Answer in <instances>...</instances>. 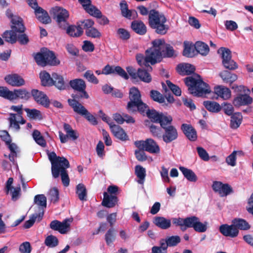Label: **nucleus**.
Returning a JSON list of instances; mask_svg holds the SVG:
<instances>
[{
	"label": "nucleus",
	"instance_id": "obj_1",
	"mask_svg": "<svg viewBox=\"0 0 253 253\" xmlns=\"http://www.w3.org/2000/svg\"><path fill=\"white\" fill-rule=\"evenodd\" d=\"M152 47L145 51V55L138 53L136 55V60L140 64L150 63L154 65L160 62L164 57H172L174 50L172 46L165 42L163 39H156L152 41Z\"/></svg>",
	"mask_w": 253,
	"mask_h": 253
},
{
	"label": "nucleus",
	"instance_id": "obj_2",
	"mask_svg": "<svg viewBox=\"0 0 253 253\" xmlns=\"http://www.w3.org/2000/svg\"><path fill=\"white\" fill-rule=\"evenodd\" d=\"M137 9L142 15L148 14L149 25L157 34L164 35L167 33L169 26L166 24L167 18L164 14L154 9L149 11L143 5L138 6Z\"/></svg>",
	"mask_w": 253,
	"mask_h": 253
},
{
	"label": "nucleus",
	"instance_id": "obj_3",
	"mask_svg": "<svg viewBox=\"0 0 253 253\" xmlns=\"http://www.w3.org/2000/svg\"><path fill=\"white\" fill-rule=\"evenodd\" d=\"M48 156L51 164L52 176L57 178L60 175L63 185L68 186L69 185L70 179L67 169L70 167L69 162L64 157L57 156L54 152H50Z\"/></svg>",
	"mask_w": 253,
	"mask_h": 253
},
{
	"label": "nucleus",
	"instance_id": "obj_4",
	"mask_svg": "<svg viewBox=\"0 0 253 253\" xmlns=\"http://www.w3.org/2000/svg\"><path fill=\"white\" fill-rule=\"evenodd\" d=\"M184 81L189 92L194 96L203 97L211 91L209 85L204 82L198 74L187 77Z\"/></svg>",
	"mask_w": 253,
	"mask_h": 253
},
{
	"label": "nucleus",
	"instance_id": "obj_5",
	"mask_svg": "<svg viewBox=\"0 0 253 253\" xmlns=\"http://www.w3.org/2000/svg\"><path fill=\"white\" fill-rule=\"evenodd\" d=\"M34 59L38 65L45 67L47 65L57 66L60 64L53 51L47 48H42L41 51L35 54Z\"/></svg>",
	"mask_w": 253,
	"mask_h": 253
},
{
	"label": "nucleus",
	"instance_id": "obj_6",
	"mask_svg": "<svg viewBox=\"0 0 253 253\" xmlns=\"http://www.w3.org/2000/svg\"><path fill=\"white\" fill-rule=\"evenodd\" d=\"M50 13L59 27L61 29L65 30L68 25L67 21L69 17L68 11L62 7L55 6L52 8Z\"/></svg>",
	"mask_w": 253,
	"mask_h": 253
},
{
	"label": "nucleus",
	"instance_id": "obj_7",
	"mask_svg": "<svg viewBox=\"0 0 253 253\" xmlns=\"http://www.w3.org/2000/svg\"><path fill=\"white\" fill-rule=\"evenodd\" d=\"M134 144L138 149H141L150 153L159 154L160 152L159 145L152 138H147L145 141H136Z\"/></svg>",
	"mask_w": 253,
	"mask_h": 253
},
{
	"label": "nucleus",
	"instance_id": "obj_8",
	"mask_svg": "<svg viewBox=\"0 0 253 253\" xmlns=\"http://www.w3.org/2000/svg\"><path fill=\"white\" fill-rule=\"evenodd\" d=\"M217 52L221 55L222 63L226 69L234 70L238 68L237 63L232 59L231 51L229 48L221 47Z\"/></svg>",
	"mask_w": 253,
	"mask_h": 253
},
{
	"label": "nucleus",
	"instance_id": "obj_9",
	"mask_svg": "<svg viewBox=\"0 0 253 253\" xmlns=\"http://www.w3.org/2000/svg\"><path fill=\"white\" fill-rule=\"evenodd\" d=\"M148 108V105L142 100L129 101L126 106V109L129 113L133 114L138 112L143 115Z\"/></svg>",
	"mask_w": 253,
	"mask_h": 253
},
{
	"label": "nucleus",
	"instance_id": "obj_10",
	"mask_svg": "<svg viewBox=\"0 0 253 253\" xmlns=\"http://www.w3.org/2000/svg\"><path fill=\"white\" fill-rule=\"evenodd\" d=\"M86 88H83L76 91L75 93L72 94L73 99H69L68 102L69 105L72 107L74 110V106L78 107L80 108V105H82L79 102V100L82 99H88L89 95L85 90Z\"/></svg>",
	"mask_w": 253,
	"mask_h": 253
},
{
	"label": "nucleus",
	"instance_id": "obj_11",
	"mask_svg": "<svg viewBox=\"0 0 253 253\" xmlns=\"http://www.w3.org/2000/svg\"><path fill=\"white\" fill-rule=\"evenodd\" d=\"M212 188L215 192L218 193L221 197L226 196L233 192L232 188L229 184L223 183L220 181H213Z\"/></svg>",
	"mask_w": 253,
	"mask_h": 253
},
{
	"label": "nucleus",
	"instance_id": "obj_12",
	"mask_svg": "<svg viewBox=\"0 0 253 253\" xmlns=\"http://www.w3.org/2000/svg\"><path fill=\"white\" fill-rule=\"evenodd\" d=\"M137 62L140 66H143L145 68L138 69L137 79L139 78L141 81L144 83H150L152 81V77L149 73V72H151L152 70V67L149 65V63L140 64L137 61Z\"/></svg>",
	"mask_w": 253,
	"mask_h": 253
},
{
	"label": "nucleus",
	"instance_id": "obj_13",
	"mask_svg": "<svg viewBox=\"0 0 253 253\" xmlns=\"http://www.w3.org/2000/svg\"><path fill=\"white\" fill-rule=\"evenodd\" d=\"M163 130L164 132L162 134V138L166 144L170 143L178 138V131L174 126H168V127Z\"/></svg>",
	"mask_w": 253,
	"mask_h": 253
},
{
	"label": "nucleus",
	"instance_id": "obj_14",
	"mask_svg": "<svg viewBox=\"0 0 253 253\" xmlns=\"http://www.w3.org/2000/svg\"><path fill=\"white\" fill-rule=\"evenodd\" d=\"M72 221V219L68 218L64 219L62 222L54 220L50 222L49 227L51 229L58 231L61 234H65L70 228V225L69 222Z\"/></svg>",
	"mask_w": 253,
	"mask_h": 253
},
{
	"label": "nucleus",
	"instance_id": "obj_15",
	"mask_svg": "<svg viewBox=\"0 0 253 253\" xmlns=\"http://www.w3.org/2000/svg\"><path fill=\"white\" fill-rule=\"evenodd\" d=\"M31 95L35 101L44 107L48 108L50 105V100L47 96L42 91L33 89L31 90Z\"/></svg>",
	"mask_w": 253,
	"mask_h": 253
},
{
	"label": "nucleus",
	"instance_id": "obj_16",
	"mask_svg": "<svg viewBox=\"0 0 253 253\" xmlns=\"http://www.w3.org/2000/svg\"><path fill=\"white\" fill-rule=\"evenodd\" d=\"M4 79L7 84L12 86L20 87L25 84V81L23 77L16 73L7 75Z\"/></svg>",
	"mask_w": 253,
	"mask_h": 253
},
{
	"label": "nucleus",
	"instance_id": "obj_17",
	"mask_svg": "<svg viewBox=\"0 0 253 253\" xmlns=\"http://www.w3.org/2000/svg\"><path fill=\"white\" fill-rule=\"evenodd\" d=\"M219 231L224 236L232 238L237 237L239 233V231L235 227L232 223L231 225L227 224L221 225L219 226Z\"/></svg>",
	"mask_w": 253,
	"mask_h": 253
},
{
	"label": "nucleus",
	"instance_id": "obj_18",
	"mask_svg": "<svg viewBox=\"0 0 253 253\" xmlns=\"http://www.w3.org/2000/svg\"><path fill=\"white\" fill-rule=\"evenodd\" d=\"M13 182V178L9 177L7 180L5 184V191L6 194L9 193V191L13 189V191H11V200L13 201H17L20 195L21 188L20 185L14 188L12 185Z\"/></svg>",
	"mask_w": 253,
	"mask_h": 253
},
{
	"label": "nucleus",
	"instance_id": "obj_19",
	"mask_svg": "<svg viewBox=\"0 0 253 253\" xmlns=\"http://www.w3.org/2000/svg\"><path fill=\"white\" fill-rule=\"evenodd\" d=\"M31 97V92L25 88L15 89L11 91L10 100L21 99L24 100H29Z\"/></svg>",
	"mask_w": 253,
	"mask_h": 253
},
{
	"label": "nucleus",
	"instance_id": "obj_20",
	"mask_svg": "<svg viewBox=\"0 0 253 253\" xmlns=\"http://www.w3.org/2000/svg\"><path fill=\"white\" fill-rule=\"evenodd\" d=\"M80 107L79 109L78 107L74 106V111L78 114L84 117L92 125H96L98 122L96 118L83 105H80Z\"/></svg>",
	"mask_w": 253,
	"mask_h": 253
},
{
	"label": "nucleus",
	"instance_id": "obj_21",
	"mask_svg": "<svg viewBox=\"0 0 253 253\" xmlns=\"http://www.w3.org/2000/svg\"><path fill=\"white\" fill-rule=\"evenodd\" d=\"M181 129L190 141H195L197 140V131L191 125L183 124L181 126Z\"/></svg>",
	"mask_w": 253,
	"mask_h": 253
},
{
	"label": "nucleus",
	"instance_id": "obj_22",
	"mask_svg": "<svg viewBox=\"0 0 253 253\" xmlns=\"http://www.w3.org/2000/svg\"><path fill=\"white\" fill-rule=\"evenodd\" d=\"M110 128L113 134L117 139L122 141H126L129 139L126 133L120 126L113 124Z\"/></svg>",
	"mask_w": 253,
	"mask_h": 253
},
{
	"label": "nucleus",
	"instance_id": "obj_23",
	"mask_svg": "<svg viewBox=\"0 0 253 253\" xmlns=\"http://www.w3.org/2000/svg\"><path fill=\"white\" fill-rule=\"evenodd\" d=\"M119 199L116 195H109L107 192L103 193V199L101 204L103 206L112 208L115 207L118 204Z\"/></svg>",
	"mask_w": 253,
	"mask_h": 253
},
{
	"label": "nucleus",
	"instance_id": "obj_24",
	"mask_svg": "<svg viewBox=\"0 0 253 253\" xmlns=\"http://www.w3.org/2000/svg\"><path fill=\"white\" fill-rule=\"evenodd\" d=\"M253 102V99L247 94H239L233 100V104L235 107L249 105Z\"/></svg>",
	"mask_w": 253,
	"mask_h": 253
},
{
	"label": "nucleus",
	"instance_id": "obj_25",
	"mask_svg": "<svg viewBox=\"0 0 253 253\" xmlns=\"http://www.w3.org/2000/svg\"><path fill=\"white\" fill-rule=\"evenodd\" d=\"M35 13L37 18L42 23L48 24L51 22V19L47 12L40 6L35 9Z\"/></svg>",
	"mask_w": 253,
	"mask_h": 253
},
{
	"label": "nucleus",
	"instance_id": "obj_26",
	"mask_svg": "<svg viewBox=\"0 0 253 253\" xmlns=\"http://www.w3.org/2000/svg\"><path fill=\"white\" fill-rule=\"evenodd\" d=\"M65 30L66 33L69 36L72 37H79L81 36L84 33L83 27L79 23H77V26L74 25H68Z\"/></svg>",
	"mask_w": 253,
	"mask_h": 253
},
{
	"label": "nucleus",
	"instance_id": "obj_27",
	"mask_svg": "<svg viewBox=\"0 0 253 253\" xmlns=\"http://www.w3.org/2000/svg\"><path fill=\"white\" fill-rule=\"evenodd\" d=\"M132 30L139 35H144L147 32V28L142 21L134 20L131 22Z\"/></svg>",
	"mask_w": 253,
	"mask_h": 253
},
{
	"label": "nucleus",
	"instance_id": "obj_28",
	"mask_svg": "<svg viewBox=\"0 0 253 253\" xmlns=\"http://www.w3.org/2000/svg\"><path fill=\"white\" fill-rule=\"evenodd\" d=\"M11 28L15 32L24 33L25 30V27L23 23V20L21 18L17 16L13 17L11 19Z\"/></svg>",
	"mask_w": 253,
	"mask_h": 253
},
{
	"label": "nucleus",
	"instance_id": "obj_29",
	"mask_svg": "<svg viewBox=\"0 0 253 253\" xmlns=\"http://www.w3.org/2000/svg\"><path fill=\"white\" fill-rule=\"evenodd\" d=\"M214 91L216 94L224 100L228 99L231 96L230 90L228 88L222 85L214 87Z\"/></svg>",
	"mask_w": 253,
	"mask_h": 253
},
{
	"label": "nucleus",
	"instance_id": "obj_30",
	"mask_svg": "<svg viewBox=\"0 0 253 253\" xmlns=\"http://www.w3.org/2000/svg\"><path fill=\"white\" fill-rule=\"evenodd\" d=\"M176 70L180 75H189L195 72V68L189 63L179 64L176 67Z\"/></svg>",
	"mask_w": 253,
	"mask_h": 253
},
{
	"label": "nucleus",
	"instance_id": "obj_31",
	"mask_svg": "<svg viewBox=\"0 0 253 253\" xmlns=\"http://www.w3.org/2000/svg\"><path fill=\"white\" fill-rule=\"evenodd\" d=\"M153 223L162 229H167L171 226V221L162 216H156L153 219Z\"/></svg>",
	"mask_w": 253,
	"mask_h": 253
},
{
	"label": "nucleus",
	"instance_id": "obj_32",
	"mask_svg": "<svg viewBox=\"0 0 253 253\" xmlns=\"http://www.w3.org/2000/svg\"><path fill=\"white\" fill-rule=\"evenodd\" d=\"M51 75L53 77V85L59 90L65 89L66 83L63 76L56 73H53Z\"/></svg>",
	"mask_w": 253,
	"mask_h": 253
},
{
	"label": "nucleus",
	"instance_id": "obj_33",
	"mask_svg": "<svg viewBox=\"0 0 253 253\" xmlns=\"http://www.w3.org/2000/svg\"><path fill=\"white\" fill-rule=\"evenodd\" d=\"M230 116V127L234 129L238 128L242 122L243 116L242 114L239 112H236Z\"/></svg>",
	"mask_w": 253,
	"mask_h": 253
},
{
	"label": "nucleus",
	"instance_id": "obj_34",
	"mask_svg": "<svg viewBox=\"0 0 253 253\" xmlns=\"http://www.w3.org/2000/svg\"><path fill=\"white\" fill-rule=\"evenodd\" d=\"M235 227L238 230H247L250 229L251 226L249 223L245 219L239 218H236L232 220Z\"/></svg>",
	"mask_w": 253,
	"mask_h": 253
},
{
	"label": "nucleus",
	"instance_id": "obj_35",
	"mask_svg": "<svg viewBox=\"0 0 253 253\" xmlns=\"http://www.w3.org/2000/svg\"><path fill=\"white\" fill-rule=\"evenodd\" d=\"M219 76L224 83H229L230 85L238 79V76L235 74L231 73L226 70L220 73Z\"/></svg>",
	"mask_w": 253,
	"mask_h": 253
},
{
	"label": "nucleus",
	"instance_id": "obj_36",
	"mask_svg": "<svg viewBox=\"0 0 253 253\" xmlns=\"http://www.w3.org/2000/svg\"><path fill=\"white\" fill-rule=\"evenodd\" d=\"M203 105L209 111L212 113H217L221 110V105L215 101H205Z\"/></svg>",
	"mask_w": 253,
	"mask_h": 253
},
{
	"label": "nucleus",
	"instance_id": "obj_37",
	"mask_svg": "<svg viewBox=\"0 0 253 253\" xmlns=\"http://www.w3.org/2000/svg\"><path fill=\"white\" fill-rule=\"evenodd\" d=\"M179 169L188 181L196 182L197 180V176L192 170L182 166L179 167Z\"/></svg>",
	"mask_w": 253,
	"mask_h": 253
},
{
	"label": "nucleus",
	"instance_id": "obj_38",
	"mask_svg": "<svg viewBox=\"0 0 253 253\" xmlns=\"http://www.w3.org/2000/svg\"><path fill=\"white\" fill-rule=\"evenodd\" d=\"M194 48L198 53L204 56L207 55L210 51L208 45L201 41L196 42L194 44Z\"/></svg>",
	"mask_w": 253,
	"mask_h": 253
},
{
	"label": "nucleus",
	"instance_id": "obj_39",
	"mask_svg": "<svg viewBox=\"0 0 253 253\" xmlns=\"http://www.w3.org/2000/svg\"><path fill=\"white\" fill-rule=\"evenodd\" d=\"M76 193L81 201H86L87 200V190L84 184L79 183L77 185Z\"/></svg>",
	"mask_w": 253,
	"mask_h": 253
},
{
	"label": "nucleus",
	"instance_id": "obj_40",
	"mask_svg": "<svg viewBox=\"0 0 253 253\" xmlns=\"http://www.w3.org/2000/svg\"><path fill=\"white\" fill-rule=\"evenodd\" d=\"M40 76L42 85L44 86L53 85V77H51L48 73L44 71L41 72Z\"/></svg>",
	"mask_w": 253,
	"mask_h": 253
},
{
	"label": "nucleus",
	"instance_id": "obj_41",
	"mask_svg": "<svg viewBox=\"0 0 253 253\" xmlns=\"http://www.w3.org/2000/svg\"><path fill=\"white\" fill-rule=\"evenodd\" d=\"M135 174L138 177L137 182L143 184L146 176V170L140 165H137L135 167Z\"/></svg>",
	"mask_w": 253,
	"mask_h": 253
},
{
	"label": "nucleus",
	"instance_id": "obj_42",
	"mask_svg": "<svg viewBox=\"0 0 253 253\" xmlns=\"http://www.w3.org/2000/svg\"><path fill=\"white\" fill-rule=\"evenodd\" d=\"M24 111L27 113V116L31 119L42 120V116L40 110L36 109L25 108Z\"/></svg>",
	"mask_w": 253,
	"mask_h": 253
},
{
	"label": "nucleus",
	"instance_id": "obj_43",
	"mask_svg": "<svg viewBox=\"0 0 253 253\" xmlns=\"http://www.w3.org/2000/svg\"><path fill=\"white\" fill-rule=\"evenodd\" d=\"M2 37L6 42L11 44L15 43L17 42V35L13 30L5 31L2 35Z\"/></svg>",
	"mask_w": 253,
	"mask_h": 253
},
{
	"label": "nucleus",
	"instance_id": "obj_44",
	"mask_svg": "<svg viewBox=\"0 0 253 253\" xmlns=\"http://www.w3.org/2000/svg\"><path fill=\"white\" fill-rule=\"evenodd\" d=\"M172 118L171 116H167L162 113L157 123L160 124L162 128L165 129L168 126H172Z\"/></svg>",
	"mask_w": 253,
	"mask_h": 253
},
{
	"label": "nucleus",
	"instance_id": "obj_45",
	"mask_svg": "<svg viewBox=\"0 0 253 253\" xmlns=\"http://www.w3.org/2000/svg\"><path fill=\"white\" fill-rule=\"evenodd\" d=\"M69 84L71 87L76 91L86 87L85 82L81 79L71 80Z\"/></svg>",
	"mask_w": 253,
	"mask_h": 253
},
{
	"label": "nucleus",
	"instance_id": "obj_46",
	"mask_svg": "<svg viewBox=\"0 0 253 253\" xmlns=\"http://www.w3.org/2000/svg\"><path fill=\"white\" fill-rule=\"evenodd\" d=\"M63 128L66 132L68 138H71L73 140L77 139L79 136L77 132L73 129L71 126L67 123H64L63 125Z\"/></svg>",
	"mask_w": 253,
	"mask_h": 253
},
{
	"label": "nucleus",
	"instance_id": "obj_47",
	"mask_svg": "<svg viewBox=\"0 0 253 253\" xmlns=\"http://www.w3.org/2000/svg\"><path fill=\"white\" fill-rule=\"evenodd\" d=\"M162 113L158 112L154 109L151 110L148 108L145 114H146L147 117L150 119L152 122L157 123L159 122Z\"/></svg>",
	"mask_w": 253,
	"mask_h": 253
},
{
	"label": "nucleus",
	"instance_id": "obj_48",
	"mask_svg": "<svg viewBox=\"0 0 253 253\" xmlns=\"http://www.w3.org/2000/svg\"><path fill=\"white\" fill-rule=\"evenodd\" d=\"M120 5L122 15L127 19H131L132 11L128 9L127 2L125 0H122Z\"/></svg>",
	"mask_w": 253,
	"mask_h": 253
},
{
	"label": "nucleus",
	"instance_id": "obj_49",
	"mask_svg": "<svg viewBox=\"0 0 253 253\" xmlns=\"http://www.w3.org/2000/svg\"><path fill=\"white\" fill-rule=\"evenodd\" d=\"M116 239V230L114 228H109L105 235V240L108 246L113 244Z\"/></svg>",
	"mask_w": 253,
	"mask_h": 253
},
{
	"label": "nucleus",
	"instance_id": "obj_50",
	"mask_svg": "<svg viewBox=\"0 0 253 253\" xmlns=\"http://www.w3.org/2000/svg\"><path fill=\"white\" fill-rule=\"evenodd\" d=\"M184 48L183 51V55L187 57H192L194 55V45L188 42H184Z\"/></svg>",
	"mask_w": 253,
	"mask_h": 253
},
{
	"label": "nucleus",
	"instance_id": "obj_51",
	"mask_svg": "<svg viewBox=\"0 0 253 253\" xmlns=\"http://www.w3.org/2000/svg\"><path fill=\"white\" fill-rule=\"evenodd\" d=\"M32 136L38 144L43 147H45L46 141L44 137L41 135L40 131L35 129L33 132Z\"/></svg>",
	"mask_w": 253,
	"mask_h": 253
},
{
	"label": "nucleus",
	"instance_id": "obj_52",
	"mask_svg": "<svg viewBox=\"0 0 253 253\" xmlns=\"http://www.w3.org/2000/svg\"><path fill=\"white\" fill-rule=\"evenodd\" d=\"M198 218L197 216H192L184 218L185 226L183 227L182 231H185L188 228L194 229Z\"/></svg>",
	"mask_w": 253,
	"mask_h": 253
},
{
	"label": "nucleus",
	"instance_id": "obj_53",
	"mask_svg": "<svg viewBox=\"0 0 253 253\" xmlns=\"http://www.w3.org/2000/svg\"><path fill=\"white\" fill-rule=\"evenodd\" d=\"M128 97L129 101L142 100L140 92L136 87L130 88Z\"/></svg>",
	"mask_w": 253,
	"mask_h": 253
},
{
	"label": "nucleus",
	"instance_id": "obj_54",
	"mask_svg": "<svg viewBox=\"0 0 253 253\" xmlns=\"http://www.w3.org/2000/svg\"><path fill=\"white\" fill-rule=\"evenodd\" d=\"M17 114L10 113L8 120L9 122V127L14 128L16 131H19L20 129V126L19 125L18 121L16 119Z\"/></svg>",
	"mask_w": 253,
	"mask_h": 253
},
{
	"label": "nucleus",
	"instance_id": "obj_55",
	"mask_svg": "<svg viewBox=\"0 0 253 253\" xmlns=\"http://www.w3.org/2000/svg\"><path fill=\"white\" fill-rule=\"evenodd\" d=\"M44 244L48 247L54 248L58 245L59 241L56 236L50 235L45 238Z\"/></svg>",
	"mask_w": 253,
	"mask_h": 253
},
{
	"label": "nucleus",
	"instance_id": "obj_56",
	"mask_svg": "<svg viewBox=\"0 0 253 253\" xmlns=\"http://www.w3.org/2000/svg\"><path fill=\"white\" fill-rule=\"evenodd\" d=\"M34 203L39 207L45 208L46 207V198L43 194L37 195L34 197Z\"/></svg>",
	"mask_w": 253,
	"mask_h": 253
},
{
	"label": "nucleus",
	"instance_id": "obj_57",
	"mask_svg": "<svg viewBox=\"0 0 253 253\" xmlns=\"http://www.w3.org/2000/svg\"><path fill=\"white\" fill-rule=\"evenodd\" d=\"M150 95L151 98L156 102L160 103H163L165 102V98L164 96L157 90H151Z\"/></svg>",
	"mask_w": 253,
	"mask_h": 253
},
{
	"label": "nucleus",
	"instance_id": "obj_58",
	"mask_svg": "<svg viewBox=\"0 0 253 253\" xmlns=\"http://www.w3.org/2000/svg\"><path fill=\"white\" fill-rule=\"evenodd\" d=\"M59 191L57 188L55 187L51 189L48 193L49 199L50 200L51 202H52L54 204L57 203L59 201Z\"/></svg>",
	"mask_w": 253,
	"mask_h": 253
},
{
	"label": "nucleus",
	"instance_id": "obj_59",
	"mask_svg": "<svg viewBox=\"0 0 253 253\" xmlns=\"http://www.w3.org/2000/svg\"><path fill=\"white\" fill-rule=\"evenodd\" d=\"M221 109L223 111L225 114L227 116H230L235 113H234V109L233 105L227 102H223L221 105Z\"/></svg>",
	"mask_w": 253,
	"mask_h": 253
},
{
	"label": "nucleus",
	"instance_id": "obj_60",
	"mask_svg": "<svg viewBox=\"0 0 253 253\" xmlns=\"http://www.w3.org/2000/svg\"><path fill=\"white\" fill-rule=\"evenodd\" d=\"M113 74L118 75L125 80H127L129 78L126 72L119 66H114Z\"/></svg>",
	"mask_w": 253,
	"mask_h": 253
},
{
	"label": "nucleus",
	"instance_id": "obj_61",
	"mask_svg": "<svg viewBox=\"0 0 253 253\" xmlns=\"http://www.w3.org/2000/svg\"><path fill=\"white\" fill-rule=\"evenodd\" d=\"M166 83L169 89L171 90L173 94L177 96L181 95V90L179 86L173 84L169 80H167Z\"/></svg>",
	"mask_w": 253,
	"mask_h": 253
},
{
	"label": "nucleus",
	"instance_id": "obj_62",
	"mask_svg": "<svg viewBox=\"0 0 253 253\" xmlns=\"http://www.w3.org/2000/svg\"><path fill=\"white\" fill-rule=\"evenodd\" d=\"M84 77L90 83L94 84H97L99 83L98 80L91 70L86 71L84 74Z\"/></svg>",
	"mask_w": 253,
	"mask_h": 253
},
{
	"label": "nucleus",
	"instance_id": "obj_63",
	"mask_svg": "<svg viewBox=\"0 0 253 253\" xmlns=\"http://www.w3.org/2000/svg\"><path fill=\"white\" fill-rule=\"evenodd\" d=\"M85 10L89 14L95 17H99L101 16V12L100 10L92 4L89 6V7Z\"/></svg>",
	"mask_w": 253,
	"mask_h": 253
},
{
	"label": "nucleus",
	"instance_id": "obj_64",
	"mask_svg": "<svg viewBox=\"0 0 253 253\" xmlns=\"http://www.w3.org/2000/svg\"><path fill=\"white\" fill-rule=\"evenodd\" d=\"M149 127L153 136L158 138H162V134L160 127L153 124L150 125Z\"/></svg>",
	"mask_w": 253,
	"mask_h": 253
}]
</instances>
